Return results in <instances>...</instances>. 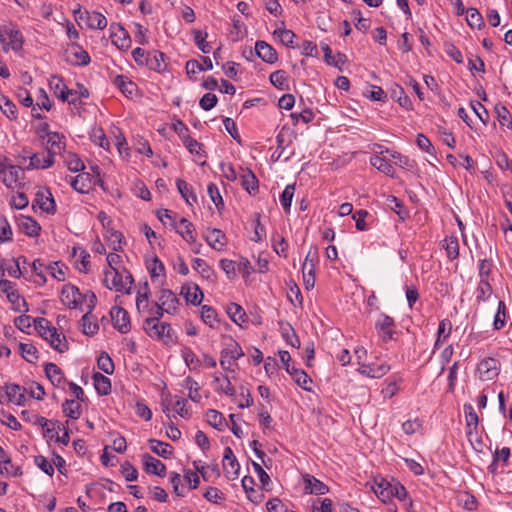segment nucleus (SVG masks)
I'll return each instance as SVG.
<instances>
[{"instance_id":"f257e3e1","label":"nucleus","mask_w":512,"mask_h":512,"mask_svg":"<svg viewBox=\"0 0 512 512\" xmlns=\"http://www.w3.org/2000/svg\"><path fill=\"white\" fill-rule=\"evenodd\" d=\"M35 328L42 338L49 341L51 347L60 353L68 349V344L65 336L59 334L55 327L50 325V322L45 318H38L34 320Z\"/></svg>"},{"instance_id":"f03ea898","label":"nucleus","mask_w":512,"mask_h":512,"mask_svg":"<svg viewBox=\"0 0 512 512\" xmlns=\"http://www.w3.org/2000/svg\"><path fill=\"white\" fill-rule=\"evenodd\" d=\"M133 282V277L128 271L120 273L116 268H112L104 272L103 283L108 289L129 294Z\"/></svg>"},{"instance_id":"7ed1b4c3","label":"nucleus","mask_w":512,"mask_h":512,"mask_svg":"<svg viewBox=\"0 0 512 512\" xmlns=\"http://www.w3.org/2000/svg\"><path fill=\"white\" fill-rule=\"evenodd\" d=\"M0 43L5 52L9 50L19 52L22 50L24 38L16 25L10 23L0 26Z\"/></svg>"},{"instance_id":"20e7f679","label":"nucleus","mask_w":512,"mask_h":512,"mask_svg":"<svg viewBox=\"0 0 512 512\" xmlns=\"http://www.w3.org/2000/svg\"><path fill=\"white\" fill-rule=\"evenodd\" d=\"M143 329L152 339L162 340L165 342H171L173 340V329L170 324L160 323L153 319H145L143 322Z\"/></svg>"},{"instance_id":"39448f33","label":"nucleus","mask_w":512,"mask_h":512,"mask_svg":"<svg viewBox=\"0 0 512 512\" xmlns=\"http://www.w3.org/2000/svg\"><path fill=\"white\" fill-rule=\"evenodd\" d=\"M244 356L241 346L231 339V343L227 345L220 355V365L225 371H233L235 361Z\"/></svg>"},{"instance_id":"423d86ee","label":"nucleus","mask_w":512,"mask_h":512,"mask_svg":"<svg viewBox=\"0 0 512 512\" xmlns=\"http://www.w3.org/2000/svg\"><path fill=\"white\" fill-rule=\"evenodd\" d=\"M375 329L379 338L383 342H388L393 339L396 324L391 316L380 313L375 321Z\"/></svg>"},{"instance_id":"0eeeda50","label":"nucleus","mask_w":512,"mask_h":512,"mask_svg":"<svg viewBox=\"0 0 512 512\" xmlns=\"http://www.w3.org/2000/svg\"><path fill=\"white\" fill-rule=\"evenodd\" d=\"M61 302L69 309L79 307L83 302V294L73 284H65L61 290Z\"/></svg>"},{"instance_id":"6e6552de","label":"nucleus","mask_w":512,"mask_h":512,"mask_svg":"<svg viewBox=\"0 0 512 512\" xmlns=\"http://www.w3.org/2000/svg\"><path fill=\"white\" fill-rule=\"evenodd\" d=\"M477 371L482 381H489L498 376L500 372L499 361L495 358H485L478 364Z\"/></svg>"},{"instance_id":"1a4fd4ad","label":"nucleus","mask_w":512,"mask_h":512,"mask_svg":"<svg viewBox=\"0 0 512 512\" xmlns=\"http://www.w3.org/2000/svg\"><path fill=\"white\" fill-rule=\"evenodd\" d=\"M49 86L54 95L62 100L68 101L69 103H75L76 98L69 99L70 96H75L76 91L68 89V87L63 82L62 78L58 76H52L49 80Z\"/></svg>"},{"instance_id":"9d476101","label":"nucleus","mask_w":512,"mask_h":512,"mask_svg":"<svg viewBox=\"0 0 512 512\" xmlns=\"http://www.w3.org/2000/svg\"><path fill=\"white\" fill-rule=\"evenodd\" d=\"M65 136L58 132H47L45 148L48 156L55 160V156L65 149Z\"/></svg>"},{"instance_id":"9b49d317","label":"nucleus","mask_w":512,"mask_h":512,"mask_svg":"<svg viewBox=\"0 0 512 512\" xmlns=\"http://www.w3.org/2000/svg\"><path fill=\"white\" fill-rule=\"evenodd\" d=\"M110 31L111 41L118 49L128 50L131 47L130 35L120 24L112 23Z\"/></svg>"},{"instance_id":"f8f14e48","label":"nucleus","mask_w":512,"mask_h":512,"mask_svg":"<svg viewBox=\"0 0 512 512\" xmlns=\"http://www.w3.org/2000/svg\"><path fill=\"white\" fill-rule=\"evenodd\" d=\"M114 328L120 333L126 334L131 330V322L128 312L122 307H113L110 311Z\"/></svg>"},{"instance_id":"ddd939ff","label":"nucleus","mask_w":512,"mask_h":512,"mask_svg":"<svg viewBox=\"0 0 512 512\" xmlns=\"http://www.w3.org/2000/svg\"><path fill=\"white\" fill-rule=\"evenodd\" d=\"M223 470L229 480H234L239 475L240 464L230 447L224 449Z\"/></svg>"},{"instance_id":"4468645a","label":"nucleus","mask_w":512,"mask_h":512,"mask_svg":"<svg viewBox=\"0 0 512 512\" xmlns=\"http://www.w3.org/2000/svg\"><path fill=\"white\" fill-rule=\"evenodd\" d=\"M178 297L170 289H161L157 296L156 304L163 306L167 314H175L179 306Z\"/></svg>"},{"instance_id":"2eb2a0df","label":"nucleus","mask_w":512,"mask_h":512,"mask_svg":"<svg viewBox=\"0 0 512 512\" xmlns=\"http://www.w3.org/2000/svg\"><path fill=\"white\" fill-rule=\"evenodd\" d=\"M207 244L214 250L223 251L227 244L226 235L217 228H208L203 234Z\"/></svg>"},{"instance_id":"dca6fc26","label":"nucleus","mask_w":512,"mask_h":512,"mask_svg":"<svg viewBox=\"0 0 512 512\" xmlns=\"http://www.w3.org/2000/svg\"><path fill=\"white\" fill-rule=\"evenodd\" d=\"M464 414L467 427L466 435L470 443L473 445L474 438L476 439L477 437L476 429L478 426L479 417L471 404L464 405Z\"/></svg>"},{"instance_id":"f3484780","label":"nucleus","mask_w":512,"mask_h":512,"mask_svg":"<svg viewBox=\"0 0 512 512\" xmlns=\"http://www.w3.org/2000/svg\"><path fill=\"white\" fill-rule=\"evenodd\" d=\"M5 394L11 403L16 404L18 406H25L28 400L26 396L27 388L22 387L18 384H7L5 386Z\"/></svg>"},{"instance_id":"a211bd4d","label":"nucleus","mask_w":512,"mask_h":512,"mask_svg":"<svg viewBox=\"0 0 512 512\" xmlns=\"http://www.w3.org/2000/svg\"><path fill=\"white\" fill-rule=\"evenodd\" d=\"M304 493L324 495L329 492V487L316 477L305 474L303 475Z\"/></svg>"},{"instance_id":"6ab92c4d","label":"nucleus","mask_w":512,"mask_h":512,"mask_svg":"<svg viewBox=\"0 0 512 512\" xmlns=\"http://www.w3.org/2000/svg\"><path fill=\"white\" fill-rule=\"evenodd\" d=\"M390 370V366L385 363H372V364H365L361 363L360 367L358 368V372L361 375L370 377V378H381L382 376L386 375Z\"/></svg>"},{"instance_id":"aec40b11","label":"nucleus","mask_w":512,"mask_h":512,"mask_svg":"<svg viewBox=\"0 0 512 512\" xmlns=\"http://www.w3.org/2000/svg\"><path fill=\"white\" fill-rule=\"evenodd\" d=\"M18 228L28 237H37L41 231L39 223L29 216L19 215L16 219Z\"/></svg>"},{"instance_id":"412c9836","label":"nucleus","mask_w":512,"mask_h":512,"mask_svg":"<svg viewBox=\"0 0 512 512\" xmlns=\"http://www.w3.org/2000/svg\"><path fill=\"white\" fill-rule=\"evenodd\" d=\"M255 51L258 57L266 63L273 64L278 60L276 50L265 41H257L255 44Z\"/></svg>"},{"instance_id":"4be33fe9","label":"nucleus","mask_w":512,"mask_h":512,"mask_svg":"<svg viewBox=\"0 0 512 512\" xmlns=\"http://www.w3.org/2000/svg\"><path fill=\"white\" fill-rule=\"evenodd\" d=\"M142 461L144 469L147 473L155 474L160 477L165 476L166 466L160 460L156 459L155 457L149 454H144L142 456Z\"/></svg>"},{"instance_id":"5701e85b","label":"nucleus","mask_w":512,"mask_h":512,"mask_svg":"<svg viewBox=\"0 0 512 512\" xmlns=\"http://www.w3.org/2000/svg\"><path fill=\"white\" fill-rule=\"evenodd\" d=\"M181 295L188 303L199 305L204 297L203 292L197 284H184L181 288Z\"/></svg>"},{"instance_id":"b1692460","label":"nucleus","mask_w":512,"mask_h":512,"mask_svg":"<svg viewBox=\"0 0 512 512\" xmlns=\"http://www.w3.org/2000/svg\"><path fill=\"white\" fill-rule=\"evenodd\" d=\"M35 202L46 213L54 214L56 211L55 201L49 190L38 191Z\"/></svg>"},{"instance_id":"393cba45","label":"nucleus","mask_w":512,"mask_h":512,"mask_svg":"<svg viewBox=\"0 0 512 512\" xmlns=\"http://www.w3.org/2000/svg\"><path fill=\"white\" fill-rule=\"evenodd\" d=\"M392 485L385 479H380L375 481L372 490L383 503H388L393 498Z\"/></svg>"},{"instance_id":"a878e982","label":"nucleus","mask_w":512,"mask_h":512,"mask_svg":"<svg viewBox=\"0 0 512 512\" xmlns=\"http://www.w3.org/2000/svg\"><path fill=\"white\" fill-rule=\"evenodd\" d=\"M241 186L250 194L255 195L259 191V182L255 174L247 169L240 176Z\"/></svg>"},{"instance_id":"bb28decb","label":"nucleus","mask_w":512,"mask_h":512,"mask_svg":"<svg viewBox=\"0 0 512 512\" xmlns=\"http://www.w3.org/2000/svg\"><path fill=\"white\" fill-rule=\"evenodd\" d=\"M174 228L186 242H194L195 228L186 218H181Z\"/></svg>"},{"instance_id":"cd10ccee","label":"nucleus","mask_w":512,"mask_h":512,"mask_svg":"<svg viewBox=\"0 0 512 512\" xmlns=\"http://www.w3.org/2000/svg\"><path fill=\"white\" fill-rule=\"evenodd\" d=\"M84 21L86 22L87 26L91 29L102 30L106 28L108 24L106 17L102 13L96 11L86 12Z\"/></svg>"},{"instance_id":"c85d7f7f","label":"nucleus","mask_w":512,"mask_h":512,"mask_svg":"<svg viewBox=\"0 0 512 512\" xmlns=\"http://www.w3.org/2000/svg\"><path fill=\"white\" fill-rule=\"evenodd\" d=\"M28 169H47L54 164L51 156L35 153L29 157Z\"/></svg>"},{"instance_id":"c756f323","label":"nucleus","mask_w":512,"mask_h":512,"mask_svg":"<svg viewBox=\"0 0 512 512\" xmlns=\"http://www.w3.org/2000/svg\"><path fill=\"white\" fill-rule=\"evenodd\" d=\"M47 378L54 386H61L64 383V374L62 370L54 363H47L44 367Z\"/></svg>"},{"instance_id":"7c9ffc66","label":"nucleus","mask_w":512,"mask_h":512,"mask_svg":"<svg viewBox=\"0 0 512 512\" xmlns=\"http://www.w3.org/2000/svg\"><path fill=\"white\" fill-rule=\"evenodd\" d=\"M287 372L299 387L306 391H311L309 384L312 383V379L304 370H290V366H287Z\"/></svg>"},{"instance_id":"2f4dec72","label":"nucleus","mask_w":512,"mask_h":512,"mask_svg":"<svg viewBox=\"0 0 512 512\" xmlns=\"http://www.w3.org/2000/svg\"><path fill=\"white\" fill-rule=\"evenodd\" d=\"M92 379L99 395H108L111 392V381L108 377L100 372H96L93 374Z\"/></svg>"},{"instance_id":"473e14b6","label":"nucleus","mask_w":512,"mask_h":512,"mask_svg":"<svg viewBox=\"0 0 512 512\" xmlns=\"http://www.w3.org/2000/svg\"><path fill=\"white\" fill-rule=\"evenodd\" d=\"M147 65L151 70L163 72L167 68L166 55L162 52L155 51L152 56L148 55Z\"/></svg>"},{"instance_id":"72a5a7b5","label":"nucleus","mask_w":512,"mask_h":512,"mask_svg":"<svg viewBox=\"0 0 512 512\" xmlns=\"http://www.w3.org/2000/svg\"><path fill=\"white\" fill-rule=\"evenodd\" d=\"M114 84L125 95L131 97L137 90V86L124 75H118L114 79Z\"/></svg>"},{"instance_id":"f704fd0d","label":"nucleus","mask_w":512,"mask_h":512,"mask_svg":"<svg viewBox=\"0 0 512 512\" xmlns=\"http://www.w3.org/2000/svg\"><path fill=\"white\" fill-rule=\"evenodd\" d=\"M149 445L152 452L160 457L169 458L173 454V447L168 443L156 439H150Z\"/></svg>"},{"instance_id":"c9c22d12","label":"nucleus","mask_w":512,"mask_h":512,"mask_svg":"<svg viewBox=\"0 0 512 512\" xmlns=\"http://www.w3.org/2000/svg\"><path fill=\"white\" fill-rule=\"evenodd\" d=\"M62 410L65 416L71 419H79L82 415V407L80 403L73 399H67L62 404Z\"/></svg>"},{"instance_id":"e433bc0d","label":"nucleus","mask_w":512,"mask_h":512,"mask_svg":"<svg viewBox=\"0 0 512 512\" xmlns=\"http://www.w3.org/2000/svg\"><path fill=\"white\" fill-rule=\"evenodd\" d=\"M63 162L71 172H80L84 170L85 165L79 156L73 152L63 154Z\"/></svg>"},{"instance_id":"4c0bfd02","label":"nucleus","mask_w":512,"mask_h":512,"mask_svg":"<svg viewBox=\"0 0 512 512\" xmlns=\"http://www.w3.org/2000/svg\"><path fill=\"white\" fill-rule=\"evenodd\" d=\"M452 330V324L448 319H443L438 325L437 339L434 344V349H438L441 344L446 341Z\"/></svg>"},{"instance_id":"58836bf2","label":"nucleus","mask_w":512,"mask_h":512,"mask_svg":"<svg viewBox=\"0 0 512 512\" xmlns=\"http://www.w3.org/2000/svg\"><path fill=\"white\" fill-rule=\"evenodd\" d=\"M370 164L373 167H375L378 171H380L388 176L394 175L393 166L385 158H383L379 155L372 156L370 158Z\"/></svg>"},{"instance_id":"ea45409f","label":"nucleus","mask_w":512,"mask_h":512,"mask_svg":"<svg viewBox=\"0 0 512 512\" xmlns=\"http://www.w3.org/2000/svg\"><path fill=\"white\" fill-rule=\"evenodd\" d=\"M176 186L178 189V192L181 194V196L185 199V201L192 205L193 202L197 201L196 195L192 191V187L189 183L182 179H177Z\"/></svg>"},{"instance_id":"a19ab883","label":"nucleus","mask_w":512,"mask_h":512,"mask_svg":"<svg viewBox=\"0 0 512 512\" xmlns=\"http://www.w3.org/2000/svg\"><path fill=\"white\" fill-rule=\"evenodd\" d=\"M303 280L304 285L307 290L314 288L315 286V264L313 263V259L311 263H303L302 266Z\"/></svg>"},{"instance_id":"79ce46f5","label":"nucleus","mask_w":512,"mask_h":512,"mask_svg":"<svg viewBox=\"0 0 512 512\" xmlns=\"http://www.w3.org/2000/svg\"><path fill=\"white\" fill-rule=\"evenodd\" d=\"M32 270L35 274L34 283L39 286L44 285L47 281L45 276V272H47V266L40 259H36L32 263Z\"/></svg>"},{"instance_id":"37998d69","label":"nucleus","mask_w":512,"mask_h":512,"mask_svg":"<svg viewBox=\"0 0 512 512\" xmlns=\"http://www.w3.org/2000/svg\"><path fill=\"white\" fill-rule=\"evenodd\" d=\"M467 23L471 28L482 29L485 25L481 13L476 8H468L466 11Z\"/></svg>"},{"instance_id":"c03bdc74","label":"nucleus","mask_w":512,"mask_h":512,"mask_svg":"<svg viewBox=\"0 0 512 512\" xmlns=\"http://www.w3.org/2000/svg\"><path fill=\"white\" fill-rule=\"evenodd\" d=\"M0 110L10 120L17 119V107L16 105L6 96L0 95Z\"/></svg>"},{"instance_id":"a18cd8bd","label":"nucleus","mask_w":512,"mask_h":512,"mask_svg":"<svg viewBox=\"0 0 512 512\" xmlns=\"http://www.w3.org/2000/svg\"><path fill=\"white\" fill-rule=\"evenodd\" d=\"M226 312L231 318V320L236 324H240L241 322H244L246 319V314L243 308L236 303H229L227 305Z\"/></svg>"},{"instance_id":"49530a36","label":"nucleus","mask_w":512,"mask_h":512,"mask_svg":"<svg viewBox=\"0 0 512 512\" xmlns=\"http://www.w3.org/2000/svg\"><path fill=\"white\" fill-rule=\"evenodd\" d=\"M106 239L110 247L114 251H120L123 248V235L121 232L114 229H107Z\"/></svg>"},{"instance_id":"de8ad7c7","label":"nucleus","mask_w":512,"mask_h":512,"mask_svg":"<svg viewBox=\"0 0 512 512\" xmlns=\"http://www.w3.org/2000/svg\"><path fill=\"white\" fill-rule=\"evenodd\" d=\"M443 247L449 259L454 260L459 256V242L457 237H446Z\"/></svg>"},{"instance_id":"09e8293b","label":"nucleus","mask_w":512,"mask_h":512,"mask_svg":"<svg viewBox=\"0 0 512 512\" xmlns=\"http://www.w3.org/2000/svg\"><path fill=\"white\" fill-rule=\"evenodd\" d=\"M136 308L138 312H149V288L147 283L142 290L138 291L136 297Z\"/></svg>"},{"instance_id":"8fccbe9b","label":"nucleus","mask_w":512,"mask_h":512,"mask_svg":"<svg viewBox=\"0 0 512 512\" xmlns=\"http://www.w3.org/2000/svg\"><path fill=\"white\" fill-rule=\"evenodd\" d=\"M82 332L85 335H94L99 330V325L92 320L91 312H86L81 319Z\"/></svg>"},{"instance_id":"3c124183","label":"nucleus","mask_w":512,"mask_h":512,"mask_svg":"<svg viewBox=\"0 0 512 512\" xmlns=\"http://www.w3.org/2000/svg\"><path fill=\"white\" fill-rule=\"evenodd\" d=\"M20 352L22 357L30 362L34 363L38 360V350L37 348L31 344V343H20L19 344Z\"/></svg>"},{"instance_id":"603ef678","label":"nucleus","mask_w":512,"mask_h":512,"mask_svg":"<svg viewBox=\"0 0 512 512\" xmlns=\"http://www.w3.org/2000/svg\"><path fill=\"white\" fill-rule=\"evenodd\" d=\"M21 169L14 165L8 166V171L3 176V183L7 188H12L17 183L20 177Z\"/></svg>"},{"instance_id":"864d4df0","label":"nucleus","mask_w":512,"mask_h":512,"mask_svg":"<svg viewBox=\"0 0 512 512\" xmlns=\"http://www.w3.org/2000/svg\"><path fill=\"white\" fill-rule=\"evenodd\" d=\"M492 294V287L489 280H480L476 288V300L478 302L486 301Z\"/></svg>"},{"instance_id":"5fc2aeb1","label":"nucleus","mask_w":512,"mask_h":512,"mask_svg":"<svg viewBox=\"0 0 512 512\" xmlns=\"http://www.w3.org/2000/svg\"><path fill=\"white\" fill-rule=\"evenodd\" d=\"M287 80V75L284 70H277L270 75L271 84L280 90L288 89Z\"/></svg>"},{"instance_id":"6e6d98bb","label":"nucleus","mask_w":512,"mask_h":512,"mask_svg":"<svg viewBox=\"0 0 512 512\" xmlns=\"http://www.w3.org/2000/svg\"><path fill=\"white\" fill-rule=\"evenodd\" d=\"M184 387L187 388L189 390V398L193 401V402H200L201 400V394H200V387L198 385V383L191 377H187L185 378L184 380Z\"/></svg>"},{"instance_id":"4d7b16f0","label":"nucleus","mask_w":512,"mask_h":512,"mask_svg":"<svg viewBox=\"0 0 512 512\" xmlns=\"http://www.w3.org/2000/svg\"><path fill=\"white\" fill-rule=\"evenodd\" d=\"M71 54L73 55L74 60L71 59L70 61H72L74 64L85 66L90 63L89 54L79 46H73L71 49Z\"/></svg>"},{"instance_id":"13d9d810","label":"nucleus","mask_w":512,"mask_h":512,"mask_svg":"<svg viewBox=\"0 0 512 512\" xmlns=\"http://www.w3.org/2000/svg\"><path fill=\"white\" fill-rule=\"evenodd\" d=\"M98 368L104 373L111 375L114 372V363L111 357L106 353L102 352L97 359Z\"/></svg>"},{"instance_id":"bf43d9fd","label":"nucleus","mask_w":512,"mask_h":512,"mask_svg":"<svg viewBox=\"0 0 512 512\" xmlns=\"http://www.w3.org/2000/svg\"><path fill=\"white\" fill-rule=\"evenodd\" d=\"M275 36H277L280 40V42L287 46V47H293V42L296 37L295 33L292 30L285 29V28H278L273 33Z\"/></svg>"},{"instance_id":"052dcab7","label":"nucleus","mask_w":512,"mask_h":512,"mask_svg":"<svg viewBox=\"0 0 512 512\" xmlns=\"http://www.w3.org/2000/svg\"><path fill=\"white\" fill-rule=\"evenodd\" d=\"M506 324V305L504 301H499L497 312L494 317L493 327L495 330L502 329Z\"/></svg>"},{"instance_id":"680f3d73","label":"nucleus","mask_w":512,"mask_h":512,"mask_svg":"<svg viewBox=\"0 0 512 512\" xmlns=\"http://www.w3.org/2000/svg\"><path fill=\"white\" fill-rule=\"evenodd\" d=\"M294 192L295 185L290 184L285 187L282 194L280 195V203L286 212L290 210Z\"/></svg>"},{"instance_id":"e2e57ef3","label":"nucleus","mask_w":512,"mask_h":512,"mask_svg":"<svg viewBox=\"0 0 512 512\" xmlns=\"http://www.w3.org/2000/svg\"><path fill=\"white\" fill-rule=\"evenodd\" d=\"M192 267L206 279H209L213 273L211 267L201 258H194L192 260Z\"/></svg>"},{"instance_id":"0e129e2a","label":"nucleus","mask_w":512,"mask_h":512,"mask_svg":"<svg viewBox=\"0 0 512 512\" xmlns=\"http://www.w3.org/2000/svg\"><path fill=\"white\" fill-rule=\"evenodd\" d=\"M207 422L216 429L221 430L224 424L225 418L222 413L217 410L210 409L206 413Z\"/></svg>"},{"instance_id":"69168bd1","label":"nucleus","mask_w":512,"mask_h":512,"mask_svg":"<svg viewBox=\"0 0 512 512\" xmlns=\"http://www.w3.org/2000/svg\"><path fill=\"white\" fill-rule=\"evenodd\" d=\"M91 140L93 141V143L100 146L104 150L109 151L110 142L101 128L93 130L91 134Z\"/></svg>"},{"instance_id":"338daca9","label":"nucleus","mask_w":512,"mask_h":512,"mask_svg":"<svg viewBox=\"0 0 512 512\" xmlns=\"http://www.w3.org/2000/svg\"><path fill=\"white\" fill-rule=\"evenodd\" d=\"M220 268L224 271L228 279H234L237 275V264L235 261L223 258L219 261Z\"/></svg>"},{"instance_id":"774afa93","label":"nucleus","mask_w":512,"mask_h":512,"mask_svg":"<svg viewBox=\"0 0 512 512\" xmlns=\"http://www.w3.org/2000/svg\"><path fill=\"white\" fill-rule=\"evenodd\" d=\"M66 269L67 268L63 264H60L59 262H54L47 266V272L58 281L65 280Z\"/></svg>"}]
</instances>
